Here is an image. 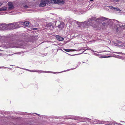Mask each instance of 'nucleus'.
<instances>
[{
    "mask_svg": "<svg viewBox=\"0 0 125 125\" xmlns=\"http://www.w3.org/2000/svg\"><path fill=\"white\" fill-rule=\"evenodd\" d=\"M92 51L94 52H96L95 51H93V50H92Z\"/></svg>",
    "mask_w": 125,
    "mask_h": 125,
    "instance_id": "29",
    "label": "nucleus"
},
{
    "mask_svg": "<svg viewBox=\"0 0 125 125\" xmlns=\"http://www.w3.org/2000/svg\"><path fill=\"white\" fill-rule=\"evenodd\" d=\"M20 48H24V47H21V46L20 47Z\"/></svg>",
    "mask_w": 125,
    "mask_h": 125,
    "instance_id": "27",
    "label": "nucleus"
},
{
    "mask_svg": "<svg viewBox=\"0 0 125 125\" xmlns=\"http://www.w3.org/2000/svg\"><path fill=\"white\" fill-rule=\"evenodd\" d=\"M64 50L66 52H68L70 51V50L69 49H64Z\"/></svg>",
    "mask_w": 125,
    "mask_h": 125,
    "instance_id": "18",
    "label": "nucleus"
},
{
    "mask_svg": "<svg viewBox=\"0 0 125 125\" xmlns=\"http://www.w3.org/2000/svg\"><path fill=\"white\" fill-rule=\"evenodd\" d=\"M116 57L117 58H121V57L120 56H119L117 57Z\"/></svg>",
    "mask_w": 125,
    "mask_h": 125,
    "instance_id": "22",
    "label": "nucleus"
},
{
    "mask_svg": "<svg viewBox=\"0 0 125 125\" xmlns=\"http://www.w3.org/2000/svg\"><path fill=\"white\" fill-rule=\"evenodd\" d=\"M10 47V48H12V47Z\"/></svg>",
    "mask_w": 125,
    "mask_h": 125,
    "instance_id": "31",
    "label": "nucleus"
},
{
    "mask_svg": "<svg viewBox=\"0 0 125 125\" xmlns=\"http://www.w3.org/2000/svg\"><path fill=\"white\" fill-rule=\"evenodd\" d=\"M94 0H90V1H93Z\"/></svg>",
    "mask_w": 125,
    "mask_h": 125,
    "instance_id": "28",
    "label": "nucleus"
},
{
    "mask_svg": "<svg viewBox=\"0 0 125 125\" xmlns=\"http://www.w3.org/2000/svg\"><path fill=\"white\" fill-rule=\"evenodd\" d=\"M107 21L109 22V23H110V22H112V24H114V23L115 25H116L117 28L116 29V31L117 32L118 31L119 28L120 27L122 28H123L122 26L121 27L119 26L120 25V23H119V21L115 20H112L109 19L107 18H105L104 17H102L97 19L95 21L97 24H98V23H99V24H100V23L101 22H102L103 21Z\"/></svg>",
    "mask_w": 125,
    "mask_h": 125,
    "instance_id": "1",
    "label": "nucleus"
},
{
    "mask_svg": "<svg viewBox=\"0 0 125 125\" xmlns=\"http://www.w3.org/2000/svg\"><path fill=\"white\" fill-rule=\"evenodd\" d=\"M14 23V26L15 27V29L19 27V22Z\"/></svg>",
    "mask_w": 125,
    "mask_h": 125,
    "instance_id": "10",
    "label": "nucleus"
},
{
    "mask_svg": "<svg viewBox=\"0 0 125 125\" xmlns=\"http://www.w3.org/2000/svg\"><path fill=\"white\" fill-rule=\"evenodd\" d=\"M29 22L28 21H25L24 22V24L26 26H28L29 25Z\"/></svg>",
    "mask_w": 125,
    "mask_h": 125,
    "instance_id": "13",
    "label": "nucleus"
},
{
    "mask_svg": "<svg viewBox=\"0 0 125 125\" xmlns=\"http://www.w3.org/2000/svg\"><path fill=\"white\" fill-rule=\"evenodd\" d=\"M64 2L63 0H51L50 1L49 0H41L39 6L43 7L46 5V4L48 3H51L52 4H64Z\"/></svg>",
    "mask_w": 125,
    "mask_h": 125,
    "instance_id": "2",
    "label": "nucleus"
},
{
    "mask_svg": "<svg viewBox=\"0 0 125 125\" xmlns=\"http://www.w3.org/2000/svg\"><path fill=\"white\" fill-rule=\"evenodd\" d=\"M94 55H95L98 56V54H97L96 53L94 52Z\"/></svg>",
    "mask_w": 125,
    "mask_h": 125,
    "instance_id": "21",
    "label": "nucleus"
},
{
    "mask_svg": "<svg viewBox=\"0 0 125 125\" xmlns=\"http://www.w3.org/2000/svg\"><path fill=\"white\" fill-rule=\"evenodd\" d=\"M3 4V2H0V6H1Z\"/></svg>",
    "mask_w": 125,
    "mask_h": 125,
    "instance_id": "19",
    "label": "nucleus"
},
{
    "mask_svg": "<svg viewBox=\"0 0 125 125\" xmlns=\"http://www.w3.org/2000/svg\"><path fill=\"white\" fill-rule=\"evenodd\" d=\"M7 30V25L5 23L0 24V30Z\"/></svg>",
    "mask_w": 125,
    "mask_h": 125,
    "instance_id": "5",
    "label": "nucleus"
},
{
    "mask_svg": "<svg viewBox=\"0 0 125 125\" xmlns=\"http://www.w3.org/2000/svg\"><path fill=\"white\" fill-rule=\"evenodd\" d=\"M8 5L9 6L8 9L9 10H11L14 8V6L12 2H9L8 3Z\"/></svg>",
    "mask_w": 125,
    "mask_h": 125,
    "instance_id": "8",
    "label": "nucleus"
},
{
    "mask_svg": "<svg viewBox=\"0 0 125 125\" xmlns=\"http://www.w3.org/2000/svg\"><path fill=\"white\" fill-rule=\"evenodd\" d=\"M102 23V25H103V23Z\"/></svg>",
    "mask_w": 125,
    "mask_h": 125,
    "instance_id": "32",
    "label": "nucleus"
},
{
    "mask_svg": "<svg viewBox=\"0 0 125 125\" xmlns=\"http://www.w3.org/2000/svg\"><path fill=\"white\" fill-rule=\"evenodd\" d=\"M54 26L52 25L50 26L49 29L51 30H52L54 29Z\"/></svg>",
    "mask_w": 125,
    "mask_h": 125,
    "instance_id": "15",
    "label": "nucleus"
},
{
    "mask_svg": "<svg viewBox=\"0 0 125 125\" xmlns=\"http://www.w3.org/2000/svg\"><path fill=\"white\" fill-rule=\"evenodd\" d=\"M7 9V7H4L0 8V11H4L6 10Z\"/></svg>",
    "mask_w": 125,
    "mask_h": 125,
    "instance_id": "11",
    "label": "nucleus"
},
{
    "mask_svg": "<svg viewBox=\"0 0 125 125\" xmlns=\"http://www.w3.org/2000/svg\"><path fill=\"white\" fill-rule=\"evenodd\" d=\"M7 29H15L14 23L9 24L7 25Z\"/></svg>",
    "mask_w": 125,
    "mask_h": 125,
    "instance_id": "6",
    "label": "nucleus"
},
{
    "mask_svg": "<svg viewBox=\"0 0 125 125\" xmlns=\"http://www.w3.org/2000/svg\"><path fill=\"white\" fill-rule=\"evenodd\" d=\"M76 68V67H75V68H74L71 69V70H73L74 69H75Z\"/></svg>",
    "mask_w": 125,
    "mask_h": 125,
    "instance_id": "26",
    "label": "nucleus"
},
{
    "mask_svg": "<svg viewBox=\"0 0 125 125\" xmlns=\"http://www.w3.org/2000/svg\"><path fill=\"white\" fill-rule=\"evenodd\" d=\"M114 53H118V54H120V52H115Z\"/></svg>",
    "mask_w": 125,
    "mask_h": 125,
    "instance_id": "23",
    "label": "nucleus"
},
{
    "mask_svg": "<svg viewBox=\"0 0 125 125\" xmlns=\"http://www.w3.org/2000/svg\"><path fill=\"white\" fill-rule=\"evenodd\" d=\"M24 7L25 8H28V6H24Z\"/></svg>",
    "mask_w": 125,
    "mask_h": 125,
    "instance_id": "25",
    "label": "nucleus"
},
{
    "mask_svg": "<svg viewBox=\"0 0 125 125\" xmlns=\"http://www.w3.org/2000/svg\"><path fill=\"white\" fill-rule=\"evenodd\" d=\"M109 7L110 9L114 10L117 11L119 12H120L121 11V10L117 7H115L113 6H110Z\"/></svg>",
    "mask_w": 125,
    "mask_h": 125,
    "instance_id": "7",
    "label": "nucleus"
},
{
    "mask_svg": "<svg viewBox=\"0 0 125 125\" xmlns=\"http://www.w3.org/2000/svg\"><path fill=\"white\" fill-rule=\"evenodd\" d=\"M81 64V62H79L78 63V64L77 65V67L78 66H79Z\"/></svg>",
    "mask_w": 125,
    "mask_h": 125,
    "instance_id": "20",
    "label": "nucleus"
},
{
    "mask_svg": "<svg viewBox=\"0 0 125 125\" xmlns=\"http://www.w3.org/2000/svg\"><path fill=\"white\" fill-rule=\"evenodd\" d=\"M119 25V26L122 27V26L123 28L125 29V25H123L122 23H120Z\"/></svg>",
    "mask_w": 125,
    "mask_h": 125,
    "instance_id": "12",
    "label": "nucleus"
},
{
    "mask_svg": "<svg viewBox=\"0 0 125 125\" xmlns=\"http://www.w3.org/2000/svg\"><path fill=\"white\" fill-rule=\"evenodd\" d=\"M111 56H102L100 57V58H108L109 57H111Z\"/></svg>",
    "mask_w": 125,
    "mask_h": 125,
    "instance_id": "16",
    "label": "nucleus"
},
{
    "mask_svg": "<svg viewBox=\"0 0 125 125\" xmlns=\"http://www.w3.org/2000/svg\"><path fill=\"white\" fill-rule=\"evenodd\" d=\"M52 24V23H48L47 24V27H48L50 28V26H51Z\"/></svg>",
    "mask_w": 125,
    "mask_h": 125,
    "instance_id": "14",
    "label": "nucleus"
},
{
    "mask_svg": "<svg viewBox=\"0 0 125 125\" xmlns=\"http://www.w3.org/2000/svg\"><path fill=\"white\" fill-rule=\"evenodd\" d=\"M11 55H10V54H9L8 55L9 56H10Z\"/></svg>",
    "mask_w": 125,
    "mask_h": 125,
    "instance_id": "30",
    "label": "nucleus"
},
{
    "mask_svg": "<svg viewBox=\"0 0 125 125\" xmlns=\"http://www.w3.org/2000/svg\"><path fill=\"white\" fill-rule=\"evenodd\" d=\"M37 30V28H35L33 29V30Z\"/></svg>",
    "mask_w": 125,
    "mask_h": 125,
    "instance_id": "24",
    "label": "nucleus"
},
{
    "mask_svg": "<svg viewBox=\"0 0 125 125\" xmlns=\"http://www.w3.org/2000/svg\"><path fill=\"white\" fill-rule=\"evenodd\" d=\"M95 19V17H93L91 18L90 20H89L88 21H85L84 22H79L78 21L77 23L79 25L78 23L80 25H79V26H83V27L84 28L88 27V25H90V26H93V27L94 28H96L93 25V23L92 21H91L92 20H94Z\"/></svg>",
    "mask_w": 125,
    "mask_h": 125,
    "instance_id": "3",
    "label": "nucleus"
},
{
    "mask_svg": "<svg viewBox=\"0 0 125 125\" xmlns=\"http://www.w3.org/2000/svg\"><path fill=\"white\" fill-rule=\"evenodd\" d=\"M26 70H27L28 71H29L30 72H37L40 73H55L53 72H51L49 71H42L41 70H28L26 69H24Z\"/></svg>",
    "mask_w": 125,
    "mask_h": 125,
    "instance_id": "4",
    "label": "nucleus"
},
{
    "mask_svg": "<svg viewBox=\"0 0 125 125\" xmlns=\"http://www.w3.org/2000/svg\"><path fill=\"white\" fill-rule=\"evenodd\" d=\"M56 37L57 40L59 41H62L64 40V38L62 37L59 35H56Z\"/></svg>",
    "mask_w": 125,
    "mask_h": 125,
    "instance_id": "9",
    "label": "nucleus"
},
{
    "mask_svg": "<svg viewBox=\"0 0 125 125\" xmlns=\"http://www.w3.org/2000/svg\"><path fill=\"white\" fill-rule=\"evenodd\" d=\"M113 1L115 2H118L120 0H113Z\"/></svg>",
    "mask_w": 125,
    "mask_h": 125,
    "instance_id": "17",
    "label": "nucleus"
}]
</instances>
